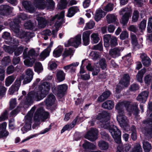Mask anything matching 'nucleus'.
<instances>
[{"instance_id":"20e7f679","label":"nucleus","mask_w":152,"mask_h":152,"mask_svg":"<svg viewBox=\"0 0 152 152\" xmlns=\"http://www.w3.org/2000/svg\"><path fill=\"white\" fill-rule=\"evenodd\" d=\"M110 114L109 113L104 111L99 113L96 118L97 120L100 121L101 127L108 130L109 131L113 125H110Z\"/></svg>"},{"instance_id":"13d9d810","label":"nucleus","mask_w":152,"mask_h":152,"mask_svg":"<svg viewBox=\"0 0 152 152\" xmlns=\"http://www.w3.org/2000/svg\"><path fill=\"white\" fill-rule=\"evenodd\" d=\"M89 55L94 60H96L99 57V53L96 51H92Z\"/></svg>"},{"instance_id":"0e129e2a","label":"nucleus","mask_w":152,"mask_h":152,"mask_svg":"<svg viewBox=\"0 0 152 152\" xmlns=\"http://www.w3.org/2000/svg\"><path fill=\"white\" fill-rule=\"evenodd\" d=\"M113 4L111 3H109L104 7V10L107 12L112 11L113 9Z\"/></svg>"},{"instance_id":"f257e3e1","label":"nucleus","mask_w":152,"mask_h":152,"mask_svg":"<svg viewBox=\"0 0 152 152\" xmlns=\"http://www.w3.org/2000/svg\"><path fill=\"white\" fill-rule=\"evenodd\" d=\"M130 102L128 101H123L118 102L116 105L115 109L118 113L117 115V120L120 126L126 131H128L130 129L128 124V121L124 115V107L131 113L137 116L139 113V110L138 108V104L136 102L130 104Z\"/></svg>"},{"instance_id":"473e14b6","label":"nucleus","mask_w":152,"mask_h":152,"mask_svg":"<svg viewBox=\"0 0 152 152\" xmlns=\"http://www.w3.org/2000/svg\"><path fill=\"white\" fill-rule=\"evenodd\" d=\"M98 145L100 149L102 150H107L109 148V144L107 142L102 140L98 142Z\"/></svg>"},{"instance_id":"6ab92c4d","label":"nucleus","mask_w":152,"mask_h":152,"mask_svg":"<svg viewBox=\"0 0 152 152\" xmlns=\"http://www.w3.org/2000/svg\"><path fill=\"white\" fill-rule=\"evenodd\" d=\"M67 86L65 84H63L57 86V96L59 97H62L64 95V93L67 90Z\"/></svg>"},{"instance_id":"2eb2a0df","label":"nucleus","mask_w":152,"mask_h":152,"mask_svg":"<svg viewBox=\"0 0 152 152\" xmlns=\"http://www.w3.org/2000/svg\"><path fill=\"white\" fill-rule=\"evenodd\" d=\"M25 72L26 76L23 82L24 85L28 83L31 82L33 79L34 75L33 71L31 69H26Z\"/></svg>"},{"instance_id":"1a4fd4ad","label":"nucleus","mask_w":152,"mask_h":152,"mask_svg":"<svg viewBox=\"0 0 152 152\" xmlns=\"http://www.w3.org/2000/svg\"><path fill=\"white\" fill-rule=\"evenodd\" d=\"M129 75L126 74H124L123 78L121 80L116 87V92L119 93L124 87H127L129 84Z\"/></svg>"},{"instance_id":"2f4dec72","label":"nucleus","mask_w":152,"mask_h":152,"mask_svg":"<svg viewBox=\"0 0 152 152\" xmlns=\"http://www.w3.org/2000/svg\"><path fill=\"white\" fill-rule=\"evenodd\" d=\"M105 15V13L102 10H98L96 12V13L94 16V19L96 21L98 22Z\"/></svg>"},{"instance_id":"a878e982","label":"nucleus","mask_w":152,"mask_h":152,"mask_svg":"<svg viewBox=\"0 0 152 152\" xmlns=\"http://www.w3.org/2000/svg\"><path fill=\"white\" fill-rule=\"evenodd\" d=\"M22 38L25 39L26 42L29 41L30 39L34 36V34L32 32H23L21 34Z\"/></svg>"},{"instance_id":"4468645a","label":"nucleus","mask_w":152,"mask_h":152,"mask_svg":"<svg viewBox=\"0 0 152 152\" xmlns=\"http://www.w3.org/2000/svg\"><path fill=\"white\" fill-rule=\"evenodd\" d=\"M124 49V47H117L111 49L109 51V54L113 58H115L120 55L121 52Z\"/></svg>"},{"instance_id":"bb28decb","label":"nucleus","mask_w":152,"mask_h":152,"mask_svg":"<svg viewBox=\"0 0 152 152\" xmlns=\"http://www.w3.org/2000/svg\"><path fill=\"white\" fill-rule=\"evenodd\" d=\"M38 54L36 53V51L34 49L32 48L29 50L28 53L25 51L23 53V58L27 57L35 58L37 56Z\"/></svg>"},{"instance_id":"37998d69","label":"nucleus","mask_w":152,"mask_h":152,"mask_svg":"<svg viewBox=\"0 0 152 152\" xmlns=\"http://www.w3.org/2000/svg\"><path fill=\"white\" fill-rule=\"evenodd\" d=\"M42 37L45 40L48 39V36H50L52 34V32L49 29H46L42 31L41 33Z\"/></svg>"},{"instance_id":"338daca9","label":"nucleus","mask_w":152,"mask_h":152,"mask_svg":"<svg viewBox=\"0 0 152 152\" xmlns=\"http://www.w3.org/2000/svg\"><path fill=\"white\" fill-rule=\"evenodd\" d=\"M139 17V12L137 10H135L134 11L132 17V21L135 22H136Z\"/></svg>"},{"instance_id":"ddd939ff","label":"nucleus","mask_w":152,"mask_h":152,"mask_svg":"<svg viewBox=\"0 0 152 152\" xmlns=\"http://www.w3.org/2000/svg\"><path fill=\"white\" fill-rule=\"evenodd\" d=\"M12 8L8 5H2L0 6V16H7L12 12Z\"/></svg>"},{"instance_id":"4d7b16f0","label":"nucleus","mask_w":152,"mask_h":152,"mask_svg":"<svg viewBox=\"0 0 152 152\" xmlns=\"http://www.w3.org/2000/svg\"><path fill=\"white\" fill-rule=\"evenodd\" d=\"M94 25V22L93 21L90 20L88 23H86L85 28L86 30L91 29L93 28Z\"/></svg>"},{"instance_id":"ea45409f","label":"nucleus","mask_w":152,"mask_h":152,"mask_svg":"<svg viewBox=\"0 0 152 152\" xmlns=\"http://www.w3.org/2000/svg\"><path fill=\"white\" fill-rule=\"evenodd\" d=\"M111 34H107L104 35L103 37L104 45L105 47H108L110 45L109 41L111 38Z\"/></svg>"},{"instance_id":"4c0bfd02","label":"nucleus","mask_w":152,"mask_h":152,"mask_svg":"<svg viewBox=\"0 0 152 152\" xmlns=\"http://www.w3.org/2000/svg\"><path fill=\"white\" fill-rule=\"evenodd\" d=\"M146 71V69L145 68H143L138 72L136 75V78L137 80L140 83L142 82L143 76Z\"/></svg>"},{"instance_id":"72a5a7b5","label":"nucleus","mask_w":152,"mask_h":152,"mask_svg":"<svg viewBox=\"0 0 152 152\" xmlns=\"http://www.w3.org/2000/svg\"><path fill=\"white\" fill-rule=\"evenodd\" d=\"M23 58L25 59L24 61L25 65L29 67H31L33 65L36 60L35 58H31L29 57Z\"/></svg>"},{"instance_id":"69168bd1","label":"nucleus","mask_w":152,"mask_h":152,"mask_svg":"<svg viewBox=\"0 0 152 152\" xmlns=\"http://www.w3.org/2000/svg\"><path fill=\"white\" fill-rule=\"evenodd\" d=\"M100 71V68L95 65L92 71V75L93 76L97 75Z\"/></svg>"},{"instance_id":"79ce46f5","label":"nucleus","mask_w":152,"mask_h":152,"mask_svg":"<svg viewBox=\"0 0 152 152\" xmlns=\"http://www.w3.org/2000/svg\"><path fill=\"white\" fill-rule=\"evenodd\" d=\"M14 54L15 56H18L22 53L24 47L22 46L18 47L16 45H14Z\"/></svg>"},{"instance_id":"f03ea898","label":"nucleus","mask_w":152,"mask_h":152,"mask_svg":"<svg viewBox=\"0 0 152 152\" xmlns=\"http://www.w3.org/2000/svg\"><path fill=\"white\" fill-rule=\"evenodd\" d=\"M64 11H62L59 14L56 15L53 17L48 21L41 15H39L37 16L36 19L38 22L39 26L41 28L45 27L48 22H49L50 26L52 25L55 22L54 26L56 29L53 30L51 32L53 37L55 38L56 37L59 28L63 23H64Z\"/></svg>"},{"instance_id":"c03bdc74","label":"nucleus","mask_w":152,"mask_h":152,"mask_svg":"<svg viewBox=\"0 0 152 152\" xmlns=\"http://www.w3.org/2000/svg\"><path fill=\"white\" fill-rule=\"evenodd\" d=\"M143 148L145 152H149L152 148L151 144L149 142L145 141L143 142Z\"/></svg>"},{"instance_id":"a19ab883","label":"nucleus","mask_w":152,"mask_h":152,"mask_svg":"<svg viewBox=\"0 0 152 152\" xmlns=\"http://www.w3.org/2000/svg\"><path fill=\"white\" fill-rule=\"evenodd\" d=\"M106 17L108 23H110L115 22L116 19V17L113 14L107 15Z\"/></svg>"},{"instance_id":"dca6fc26","label":"nucleus","mask_w":152,"mask_h":152,"mask_svg":"<svg viewBox=\"0 0 152 152\" xmlns=\"http://www.w3.org/2000/svg\"><path fill=\"white\" fill-rule=\"evenodd\" d=\"M7 125L6 122L0 124V139L6 138L9 134L8 132L6 130Z\"/></svg>"},{"instance_id":"09e8293b","label":"nucleus","mask_w":152,"mask_h":152,"mask_svg":"<svg viewBox=\"0 0 152 152\" xmlns=\"http://www.w3.org/2000/svg\"><path fill=\"white\" fill-rule=\"evenodd\" d=\"M99 65L100 68L103 70L105 69L107 66L106 61L104 58H102L99 61Z\"/></svg>"},{"instance_id":"e2e57ef3","label":"nucleus","mask_w":152,"mask_h":152,"mask_svg":"<svg viewBox=\"0 0 152 152\" xmlns=\"http://www.w3.org/2000/svg\"><path fill=\"white\" fill-rule=\"evenodd\" d=\"M102 138L103 139L106 140L110 141V137L109 136V134L106 132L102 131L100 133Z\"/></svg>"},{"instance_id":"603ef678","label":"nucleus","mask_w":152,"mask_h":152,"mask_svg":"<svg viewBox=\"0 0 152 152\" xmlns=\"http://www.w3.org/2000/svg\"><path fill=\"white\" fill-rule=\"evenodd\" d=\"M67 2L66 0H61L59 4L58 8L59 9L62 10L65 9L67 6Z\"/></svg>"},{"instance_id":"de8ad7c7","label":"nucleus","mask_w":152,"mask_h":152,"mask_svg":"<svg viewBox=\"0 0 152 152\" xmlns=\"http://www.w3.org/2000/svg\"><path fill=\"white\" fill-rule=\"evenodd\" d=\"M34 67L35 71L38 73H40L43 69L42 64L39 62H36Z\"/></svg>"},{"instance_id":"774afa93","label":"nucleus","mask_w":152,"mask_h":152,"mask_svg":"<svg viewBox=\"0 0 152 152\" xmlns=\"http://www.w3.org/2000/svg\"><path fill=\"white\" fill-rule=\"evenodd\" d=\"M142 149L141 145L137 144L134 147L133 150L132 152H142Z\"/></svg>"},{"instance_id":"6e6d98bb","label":"nucleus","mask_w":152,"mask_h":152,"mask_svg":"<svg viewBox=\"0 0 152 152\" xmlns=\"http://www.w3.org/2000/svg\"><path fill=\"white\" fill-rule=\"evenodd\" d=\"M24 26L26 29H33L34 27V24L29 20L25 23Z\"/></svg>"},{"instance_id":"680f3d73","label":"nucleus","mask_w":152,"mask_h":152,"mask_svg":"<svg viewBox=\"0 0 152 152\" xmlns=\"http://www.w3.org/2000/svg\"><path fill=\"white\" fill-rule=\"evenodd\" d=\"M15 71V67L11 65L9 66L7 69L6 72L8 75L13 73Z\"/></svg>"},{"instance_id":"412c9836","label":"nucleus","mask_w":152,"mask_h":152,"mask_svg":"<svg viewBox=\"0 0 152 152\" xmlns=\"http://www.w3.org/2000/svg\"><path fill=\"white\" fill-rule=\"evenodd\" d=\"M131 145L129 144L125 145L124 147L122 144L119 145L117 147V152H130Z\"/></svg>"},{"instance_id":"a211bd4d","label":"nucleus","mask_w":152,"mask_h":152,"mask_svg":"<svg viewBox=\"0 0 152 152\" xmlns=\"http://www.w3.org/2000/svg\"><path fill=\"white\" fill-rule=\"evenodd\" d=\"M79 63L78 62H74L70 64L65 66L63 67V69L66 72L68 71L69 72L72 73L75 72L76 70V67L77 66Z\"/></svg>"},{"instance_id":"cd10ccee","label":"nucleus","mask_w":152,"mask_h":152,"mask_svg":"<svg viewBox=\"0 0 152 152\" xmlns=\"http://www.w3.org/2000/svg\"><path fill=\"white\" fill-rule=\"evenodd\" d=\"M114 104L113 101L108 100L102 103V105L103 108L110 110L112 109L114 107Z\"/></svg>"},{"instance_id":"c756f323","label":"nucleus","mask_w":152,"mask_h":152,"mask_svg":"<svg viewBox=\"0 0 152 152\" xmlns=\"http://www.w3.org/2000/svg\"><path fill=\"white\" fill-rule=\"evenodd\" d=\"M140 57L142 59V62L144 66H148L151 64L150 59L145 54L141 55Z\"/></svg>"},{"instance_id":"864d4df0","label":"nucleus","mask_w":152,"mask_h":152,"mask_svg":"<svg viewBox=\"0 0 152 152\" xmlns=\"http://www.w3.org/2000/svg\"><path fill=\"white\" fill-rule=\"evenodd\" d=\"M46 5H47L49 9H53L55 5V3L53 0H46Z\"/></svg>"},{"instance_id":"f704fd0d","label":"nucleus","mask_w":152,"mask_h":152,"mask_svg":"<svg viewBox=\"0 0 152 152\" xmlns=\"http://www.w3.org/2000/svg\"><path fill=\"white\" fill-rule=\"evenodd\" d=\"M83 147L86 150L89 149L93 150L95 149L96 146V145L87 141L83 144Z\"/></svg>"},{"instance_id":"4be33fe9","label":"nucleus","mask_w":152,"mask_h":152,"mask_svg":"<svg viewBox=\"0 0 152 152\" xmlns=\"http://www.w3.org/2000/svg\"><path fill=\"white\" fill-rule=\"evenodd\" d=\"M22 4L25 9L29 12L33 13L35 11V8L32 6L30 2L24 1L22 2Z\"/></svg>"},{"instance_id":"5fc2aeb1","label":"nucleus","mask_w":152,"mask_h":152,"mask_svg":"<svg viewBox=\"0 0 152 152\" xmlns=\"http://www.w3.org/2000/svg\"><path fill=\"white\" fill-rule=\"evenodd\" d=\"M121 39L124 40L127 39L129 37V33L126 31H123L120 35Z\"/></svg>"},{"instance_id":"7ed1b4c3","label":"nucleus","mask_w":152,"mask_h":152,"mask_svg":"<svg viewBox=\"0 0 152 152\" xmlns=\"http://www.w3.org/2000/svg\"><path fill=\"white\" fill-rule=\"evenodd\" d=\"M50 88L49 83H43L39 86L38 90L37 92L32 91L28 94L27 97L24 101V104L29 106L33 103L34 99L37 101L43 99L48 94Z\"/></svg>"},{"instance_id":"5701e85b","label":"nucleus","mask_w":152,"mask_h":152,"mask_svg":"<svg viewBox=\"0 0 152 152\" xmlns=\"http://www.w3.org/2000/svg\"><path fill=\"white\" fill-rule=\"evenodd\" d=\"M55 100L54 95L52 94H50L48 96L45 102L47 106H50L54 104Z\"/></svg>"},{"instance_id":"f8f14e48","label":"nucleus","mask_w":152,"mask_h":152,"mask_svg":"<svg viewBox=\"0 0 152 152\" xmlns=\"http://www.w3.org/2000/svg\"><path fill=\"white\" fill-rule=\"evenodd\" d=\"M97 130L94 128L88 131L85 136V138L91 141L96 140L97 138Z\"/></svg>"},{"instance_id":"393cba45","label":"nucleus","mask_w":152,"mask_h":152,"mask_svg":"<svg viewBox=\"0 0 152 152\" xmlns=\"http://www.w3.org/2000/svg\"><path fill=\"white\" fill-rule=\"evenodd\" d=\"M78 117L77 116L72 122V123L69 124L65 125L62 129L61 133H63L65 131L67 130H70L74 127L77 122Z\"/></svg>"},{"instance_id":"f3484780","label":"nucleus","mask_w":152,"mask_h":152,"mask_svg":"<svg viewBox=\"0 0 152 152\" xmlns=\"http://www.w3.org/2000/svg\"><path fill=\"white\" fill-rule=\"evenodd\" d=\"M148 91L141 92L137 97V100L141 103H144L146 101L148 95Z\"/></svg>"},{"instance_id":"a18cd8bd","label":"nucleus","mask_w":152,"mask_h":152,"mask_svg":"<svg viewBox=\"0 0 152 152\" xmlns=\"http://www.w3.org/2000/svg\"><path fill=\"white\" fill-rule=\"evenodd\" d=\"M15 77L14 75L8 76L5 80V85L7 86H9L14 81Z\"/></svg>"},{"instance_id":"0eeeda50","label":"nucleus","mask_w":152,"mask_h":152,"mask_svg":"<svg viewBox=\"0 0 152 152\" xmlns=\"http://www.w3.org/2000/svg\"><path fill=\"white\" fill-rule=\"evenodd\" d=\"M49 115L48 112H45L42 108H40L38 109L34 113V119L37 122H38L41 120L44 121L48 118Z\"/></svg>"},{"instance_id":"bf43d9fd","label":"nucleus","mask_w":152,"mask_h":152,"mask_svg":"<svg viewBox=\"0 0 152 152\" xmlns=\"http://www.w3.org/2000/svg\"><path fill=\"white\" fill-rule=\"evenodd\" d=\"M117 41V40L116 37H112L110 39V42H109L110 45L111 46H115L117 45L118 44Z\"/></svg>"},{"instance_id":"b1692460","label":"nucleus","mask_w":152,"mask_h":152,"mask_svg":"<svg viewBox=\"0 0 152 152\" xmlns=\"http://www.w3.org/2000/svg\"><path fill=\"white\" fill-rule=\"evenodd\" d=\"M66 74L62 70H58L56 73V80L57 81L60 82L65 79Z\"/></svg>"},{"instance_id":"58836bf2","label":"nucleus","mask_w":152,"mask_h":152,"mask_svg":"<svg viewBox=\"0 0 152 152\" xmlns=\"http://www.w3.org/2000/svg\"><path fill=\"white\" fill-rule=\"evenodd\" d=\"M3 48L6 52L10 54H12L15 51L14 45L9 46L4 45L3 46Z\"/></svg>"},{"instance_id":"3c124183","label":"nucleus","mask_w":152,"mask_h":152,"mask_svg":"<svg viewBox=\"0 0 152 152\" xmlns=\"http://www.w3.org/2000/svg\"><path fill=\"white\" fill-rule=\"evenodd\" d=\"M63 49L62 48H58L56 49L53 52L54 56L58 57L61 56Z\"/></svg>"},{"instance_id":"9d476101","label":"nucleus","mask_w":152,"mask_h":152,"mask_svg":"<svg viewBox=\"0 0 152 152\" xmlns=\"http://www.w3.org/2000/svg\"><path fill=\"white\" fill-rule=\"evenodd\" d=\"M109 132L114 139L115 142L117 143H120L121 140V132L117 126L113 125Z\"/></svg>"},{"instance_id":"aec40b11","label":"nucleus","mask_w":152,"mask_h":152,"mask_svg":"<svg viewBox=\"0 0 152 152\" xmlns=\"http://www.w3.org/2000/svg\"><path fill=\"white\" fill-rule=\"evenodd\" d=\"M33 4L35 7L39 9H44L46 7L45 0H34Z\"/></svg>"},{"instance_id":"39448f33","label":"nucleus","mask_w":152,"mask_h":152,"mask_svg":"<svg viewBox=\"0 0 152 152\" xmlns=\"http://www.w3.org/2000/svg\"><path fill=\"white\" fill-rule=\"evenodd\" d=\"M36 109L35 107H33L25 116V125L21 129L23 134H24L25 132L31 129L33 114Z\"/></svg>"},{"instance_id":"49530a36","label":"nucleus","mask_w":152,"mask_h":152,"mask_svg":"<svg viewBox=\"0 0 152 152\" xmlns=\"http://www.w3.org/2000/svg\"><path fill=\"white\" fill-rule=\"evenodd\" d=\"M11 59L9 56L4 57L1 61V64L4 66L8 65L11 62Z\"/></svg>"},{"instance_id":"e433bc0d","label":"nucleus","mask_w":152,"mask_h":152,"mask_svg":"<svg viewBox=\"0 0 152 152\" xmlns=\"http://www.w3.org/2000/svg\"><path fill=\"white\" fill-rule=\"evenodd\" d=\"M50 46H49L48 48L42 51L39 56V58L41 60H44L48 56L50 50Z\"/></svg>"},{"instance_id":"9b49d317","label":"nucleus","mask_w":152,"mask_h":152,"mask_svg":"<svg viewBox=\"0 0 152 152\" xmlns=\"http://www.w3.org/2000/svg\"><path fill=\"white\" fill-rule=\"evenodd\" d=\"M120 15H123L121 19V23L123 25L126 24L131 16V11L128 8H125L121 10L120 12Z\"/></svg>"},{"instance_id":"c85d7f7f","label":"nucleus","mask_w":152,"mask_h":152,"mask_svg":"<svg viewBox=\"0 0 152 152\" xmlns=\"http://www.w3.org/2000/svg\"><path fill=\"white\" fill-rule=\"evenodd\" d=\"M131 42L134 46V48L135 49H139L140 46L137 42V37L135 35L133 34H131Z\"/></svg>"},{"instance_id":"c9c22d12","label":"nucleus","mask_w":152,"mask_h":152,"mask_svg":"<svg viewBox=\"0 0 152 152\" xmlns=\"http://www.w3.org/2000/svg\"><path fill=\"white\" fill-rule=\"evenodd\" d=\"M79 11L78 7H72L68 10L67 16L69 17L73 16L75 14Z\"/></svg>"},{"instance_id":"423d86ee","label":"nucleus","mask_w":152,"mask_h":152,"mask_svg":"<svg viewBox=\"0 0 152 152\" xmlns=\"http://www.w3.org/2000/svg\"><path fill=\"white\" fill-rule=\"evenodd\" d=\"M26 15L24 14L20 13L18 15V18L15 19L13 21H11L10 23V28L11 30L16 34L20 32L19 23L21 20L26 19Z\"/></svg>"},{"instance_id":"052dcab7","label":"nucleus","mask_w":152,"mask_h":152,"mask_svg":"<svg viewBox=\"0 0 152 152\" xmlns=\"http://www.w3.org/2000/svg\"><path fill=\"white\" fill-rule=\"evenodd\" d=\"M16 100L15 98L12 99L10 101V110L14 109L16 106Z\"/></svg>"},{"instance_id":"6e6552de","label":"nucleus","mask_w":152,"mask_h":152,"mask_svg":"<svg viewBox=\"0 0 152 152\" xmlns=\"http://www.w3.org/2000/svg\"><path fill=\"white\" fill-rule=\"evenodd\" d=\"M81 43V35L79 34L75 36L74 38H70L67 42L64 43V45L66 47L72 46L77 48Z\"/></svg>"},{"instance_id":"7c9ffc66","label":"nucleus","mask_w":152,"mask_h":152,"mask_svg":"<svg viewBox=\"0 0 152 152\" xmlns=\"http://www.w3.org/2000/svg\"><path fill=\"white\" fill-rule=\"evenodd\" d=\"M110 92L109 91H106L104 92L102 94L100 95L97 99V101L102 102L107 99L110 96Z\"/></svg>"},{"instance_id":"8fccbe9b","label":"nucleus","mask_w":152,"mask_h":152,"mask_svg":"<svg viewBox=\"0 0 152 152\" xmlns=\"http://www.w3.org/2000/svg\"><path fill=\"white\" fill-rule=\"evenodd\" d=\"M91 40L95 44L98 42L100 40V38L99 37V34L97 33H93L91 34Z\"/></svg>"}]
</instances>
